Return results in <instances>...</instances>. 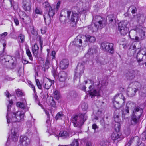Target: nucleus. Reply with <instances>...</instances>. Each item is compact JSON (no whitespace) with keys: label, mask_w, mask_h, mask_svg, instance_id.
Segmentation results:
<instances>
[{"label":"nucleus","mask_w":146,"mask_h":146,"mask_svg":"<svg viewBox=\"0 0 146 146\" xmlns=\"http://www.w3.org/2000/svg\"><path fill=\"white\" fill-rule=\"evenodd\" d=\"M15 92L17 96H23V93L21 90L17 89L15 90Z\"/></svg>","instance_id":"33"},{"label":"nucleus","mask_w":146,"mask_h":146,"mask_svg":"<svg viewBox=\"0 0 146 146\" xmlns=\"http://www.w3.org/2000/svg\"><path fill=\"white\" fill-rule=\"evenodd\" d=\"M139 37L141 38V37H143V40L145 38V33L144 32H142L140 34Z\"/></svg>","instance_id":"56"},{"label":"nucleus","mask_w":146,"mask_h":146,"mask_svg":"<svg viewBox=\"0 0 146 146\" xmlns=\"http://www.w3.org/2000/svg\"><path fill=\"white\" fill-rule=\"evenodd\" d=\"M4 94L8 98H9L11 96V95L10 94L8 91H6L5 93Z\"/></svg>","instance_id":"51"},{"label":"nucleus","mask_w":146,"mask_h":146,"mask_svg":"<svg viewBox=\"0 0 146 146\" xmlns=\"http://www.w3.org/2000/svg\"><path fill=\"white\" fill-rule=\"evenodd\" d=\"M58 77L59 78V80L60 81L64 82L66 79L67 74L64 72H61L59 74Z\"/></svg>","instance_id":"20"},{"label":"nucleus","mask_w":146,"mask_h":146,"mask_svg":"<svg viewBox=\"0 0 146 146\" xmlns=\"http://www.w3.org/2000/svg\"><path fill=\"white\" fill-rule=\"evenodd\" d=\"M64 115L62 112H59L56 115L55 119L56 120L61 119L63 117Z\"/></svg>","instance_id":"30"},{"label":"nucleus","mask_w":146,"mask_h":146,"mask_svg":"<svg viewBox=\"0 0 146 146\" xmlns=\"http://www.w3.org/2000/svg\"><path fill=\"white\" fill-rule=\"evenodd\" d=\"M23 54V50L21 48L19 49L15 52V54L17 56H19L20 55V53Z\"/></svg>","instance_id":"41"},{"label":"nucleus","mask_w":146,"mask_h":146,"mask_svg":"<svg viewBox=\"0 0 146 146\" xmlns=\"http://www.w3.org/2000/svg\"><path fill=\"white\" fill-rule=\"evenodd\" d=\"M133 71L128 72L126 75L127 79L131 80L134 78L135 77V74H133Z\"/></svg>","instance_id":"26"},{"label":"nucleus","mask_w":146,"mask_h":146,"mask_svg":"<svg viewBox=\"0 0 146 146\" xmlns=\"http://www.w3.org/2000/svg\"><path fill=\"white\" fill-rule=\"evenodd\" d=\"M136 48V46L135 44L133 43L130 46V48L131 50H134Z\"/></svg>","instance_id":"52"},{"label":"nucleus","mask_w":146,"mask_h":146,"mask_svg":"<svg viewBox=\"0 0 146 146\" xmlns=\"http://www.w3.org/2000/svg\"><path fill=\"white\" fill-rule=\"evenodd\" d=\"M81 107L82 110L84 111H85L87 109L88 105L85 102H83L81 104Z\"/></svg>","instance_id":"31"},{"label":"nucleus","mask_w":146,"mask_h":146,"mask_svg":"<svg viewBox=\"0 0 146 146\" xmlns=\"http://www.w3.org/2000/svg\"><path fill=\"white\" fill-rule=\"evenodd\" d=\"M26 53L30 60H33V58L32 54L30 50L29 49H27L26 50Z\"/></svg>","instance_id":"34"},{"label":"nucleus","mask_w":146,"mask_h":146,"mask_svg":"<svg viewBox=\"0 0 146 146\" xmlns=\"http://www.w3.org/2000/svg\"><path fill=\"white\" fill-rule=\"evenodd\" d=\"M19 37L21 41V42H24L25 40V36L22 34H20L19 35Z\"/></svg>","instance_id":"47"},{"label":"nucleus","mask_w":146,"mask_h":146,"mask_svg":"<svg viewBox=\"0 0 146 146\" xmlns=\"http://www.w3.org/2000/svg\"><path fill=\"white\" fill-rule=\"evenodd\" d=\"M22 63L24 64H26L28 63V61L25 60H23L22 61Z\"/></svg>","instance_id":"63"},{"label":"nucleus","mask_w":146,"mask_h":146,"mask_svg":"<svg viewBox=\"0 0 146 146\" xmlns=\"http://www.w3.org/2000/svg\"><path fill=\"white\" fill-rule=\"evenodd\" d=\"M125 102V98L121 93L117 94L114 97L113 102L114 106L117 108L123 107Z\"/></svg>","instance_id":"4"},{"label":"nucleus","mask_w":146,"mask_h":146,"mask_svg":"<svg viewBox=\"0 0 146 146\" xmlns=\"http://www.w3.org/2000/svg\"><path fill=\"white\" fill-rule=\"evenodd\" d=\"M108 17L109 18V21L111 23L114 20H115V17L114 16V15H109L108 16Z\"/></svg>","instance_id":"37"},{"label":"nucleus","mask_w":146,"mask_h":146,"mask_svg":"<svg viewBox=\"0 0 146 146\" xmlns=\"http://www.w3.org/2000/svg\"><path fill=\"white\" fill-rule=\"evenodd\" d=\"M23 7L25 11H30L31 10V2L30 0H23Z\"/></svg>","instance_id":"11"},{"label":"nucleus","mask_w":146,"mask_h":146,"mask_svg":"<svg viewBox=\"0 0 146 146\" xmlns=\"http://www.w3.org/2000/svg\"><path fill=\"white\" fill-rule=\"evenodd\" d=\"M56 10L52 7L49 9L48 13H45L44 15V20L46 24H49L51 22V17H52L54 15Z\"/></svg>","instance_id":"9"},{"label":"nucleus","mask_w":146,"mask_h":146,"mask_svg":"<svg viewBox=\"0 0 146 146\" xmlns=\"http://www.w3.org/2000/svg\"><path fill=\"white\" fill-rule=\"evenodd\" d=\"M52 73L54 78H56L57 76V73L55 70H53L52 71Z\"/></svg>","instance_id":"53"},{"label":"nucleus","mask_w":146,"mask_h":146,"mask_svg":"<svg viewBox=\"0 0 146 146\" xmlns=\"http://www.w3.org/2000/svg\"><path fill=\"white\" fill-rule=\"evenodd\" d=\"M119 121H115V123L114 128L116 131H119L120 128V124L119 123Z\"/></svg>","instance_id":"29"},{"label":"nucleus","mask_w":146,"mask_h":146,"mask_svg":"<svg viewBox=\"0 0 146 146\" xmlns=\"http://www.w3.org/2000/svg\"><path fill=\"white\" fill-rule=\"evenodd\" d=\"M133 114H136L137 113H139V111L142 110V108L139 107V106L136 107L135 104L130 102H128L126 105L125 109L122 111V115L123 117L124 115L126 113H129V110H132Z\"/></svg>","instance_id":"5"},{"label":"nucleus","mask_w":146,"mask_h":146,"mask_svg":"<svg viewBox=\"0 0 146 146\" xmlns=\"http://www.w3.org/2000/svg\"><path fill=\"white\" fill-rule=\"evenodd\" d=\"M133 40H134L136 42H139L141 40H143V37H141V38H140L138 36H135L134 38L132 39Z\"/></svg>","instance_id":"38"},{"label":"nucleus","mask_w":146,"mask_h":146,"mask_svg":"<svg viewBox=\"0 0 146 146\" xmlns=\"http://www.w3.org/2000/svg\"><path fill=\"white\" fill-rule=\"evenodd\" d=\"M27 127H30L32 126V123L31 121H27Z\"/></svg>","instance_id":"58"},{"label":"nucleus","mask_w":146,"mask_h":146,"mask_svg":"<svg viewBox=\"0 0 146 146\" xmlns=\"http://www.w3.org/2000/svg\"><path fill=\"white\" fill-rule=\"evenodd\" d=\"M97 52L96 49L94 48H92L88 50V54H93L96 53Z\"/></svg>","instance_id":"32"},{"label":"nucleus","mask_w":146,"mask_h":146,"mask_svg":"<svg viewBox=\"0 0 146 146\" xmlns=\"http://www.w3.org/2000/svg\"><path fill=\"white\" fill-rule=\"evenodd\" d=\"M16 105L17 107L24 109L27 106L26 100L24 99L23 102H18L16 104Z\"/></svg>","instance_id":"23"},{"label":"nucleus","mask_w":146,"mask_h":146,"mask_svg":"<svg viewBox=\"0 0 146 146\" xmlns=\"http://www.w3.org/2000/svg\"><path fill=\"white\" fill-rule=\"evenodd\" d=\"M136 11V8L135 7H133L131 11V12L133 14L135 13Z\"/></svg>","instance_id":"61"},{"label":"nucleus","mask_w":146,"mask_h":146,"mask_svg":"<svg viewBox=\"0 0 146 146\" xmlns=\"http://www.w3.org/2000/svg\"><path fill=\"white\" fill-rule=\"evenodd\" d=\"M32 51L34 56L36 58H38L39 56L38 53L39 47L36 44H35L32 46Z\"/></svg>","instance_id":"16"},{"label":"nucleus","mask_w":146,"mask_h":146,"mask_svg":"<svg viewBox=\"0 0 146 146\" xmlns=\"http://www.w3.org/2000/svg\"><path fill=\"white\" fill-rule=\"evenodd\" d=\"M80 68L81 69L79 73L80 76V75L82 74L84 72V67L81 64L79 66V64H78L77 67V69H79L80 68Z\"/></svg>","instance_id":"36"},{"label":"nucleus","mask_w":146,"mask_h":146,"mask_svg":"<svg viewBox=\"0 0 146 146\" xmlns=\"http://www.w3.org/2000/svg\"><path fill=\"white\" fill-rule=\"evenodd\" d=\"M13 104L12 100L8 101L7 105V115L6 116L7 122L8 124L16 122L22 121L24 119V114L21 111H18L16 113H12L10 112V109Z\"/></svg>","instance_id":"1"},{"label":"nucleus","mask_w":146,"mask_h":146,"mask_svg":"<svg viewBox=\"0 0 146 146\" xmlns=\"http://www.w3.org/2000/svg\"><path fill=\"white\" fill-rule=\"evenodd\" d=\"M29 84L30 87L32 89L33 91L34 92H35V89L34 85L31 82H29Z\"/></svg>","instance_id":"48"},{"label":"nucleus","mask_w":146,"mask_h":146,"mask_svg":"<svg viewBox=\"0 0 146 146\" xmlns=\"http://www.w3.org/2000/svg\"><path fill=\"white\" fill-rule=\"evenodd\" d=\"M89 95L91 97H94L95 96L98 94V92L95 90H92L89 92Z\"/></svg>","instance_id":"27"},{"label":"nucleus","mask_w":146,"mask_h":146,"mask_svg":"<svg viewBox=\"0 0 146 146\" xmlns=\"http://www.w3.org/2000/svg\"><path fill=\"white\" fill-rule=\"evenodd\" d=\"M56 136H60L62 137L63 138H66L69 137L70 136L68 132L66 131H60V133L57 134H55Z\"/></svg>","instance_id":"19"},{"label":"nucleus","mask_w":146,"mask_h":146,"mask_svg":"<svg viewBox=\"0 0 146 146\" xmlns=\"http://www.w3.org/2000/svg\"><path fill=\"white\" fill-rule=\"evenodd\" d=\"M120 116V111L119 109H117L115 111L114 113L113 117L115 121H119Z\"/></svg>","instance_id":"22"},{"label":"nucleus","mask_w":146,"mask_h":146,"mask_svg":"<svg viewBox=\"0 0 146 146\" xmlns=\"http://www.w3.org/2000/svg\"><path fill=\"white\" fill-rule=\"evenodd\" d=\"M108 84V83L105 80L101 82V85L102 86H106Z\"/></svg>","instance_id":"59"},{"label":"nucleus","mask_w":146,"mask_h":146,"mask_svg":"<svg viewBox=\"0 0 146 146\" xmlns=\"http://www.w3.org/2000/svg\"><path fill=\"white\" fill-rule=\"evenodd\" d=\"M85 37L81 35H78L75 39L74 44L77 46H81L82 44V40L84 39Z\"/></svg>","instance_id":"12"},{"label":"nucleus","mask_w":146,"mask_h":146,"mask_svg":"<svg viewBox=\"0 0 146 146\" xmlns=\"http://www.w3.org/2000/svg\"><path fill=\"white\" fill-rule=\"evenodd\" d=\"M87 116L84 114H81L78 115H75L72 117V121L75 127L82 126L86 120Z\"/></svg>","instance_id":"6"},{"label":"nucleus","mask_w":146,"mask_h":146,"mask_svg":"<svg viewBox=\"0 0 146 146\" xmlns=\"http://www.w3.org/2000/svg\"><path fill=\"white\" fill-rule=\"evenodd\" d=\"M92 22L94 23V26L92 25H90L88 28L93 32L97 31L98 28H102L106 24V20L100 16H96L93 17Z\"/></svg>","instance_id":"3"},{"label":"nucleus","mask_w":146,"mask_h":146,"mask_svg":"<svg viewBox=\"0 0 146 146\" xmlns=\"http://www.w3.org/2000/svg\"><path fill=\"white\" fill-rule=\"evenodd\" d=\"M140 53L141 54V55H145L146 56V48H144L141 50L140 51Z\"/></svg>","instance_id":"44"},{"label":"nucleus","mask_w":146,"mask_h":146,"mask_svg":"<svg viewBox=\"0 0 146 146\" xmlns=\"http://www.w3.org/2000/svg\"><path fill=\"white\" fill-rule=\"evenodd\" d=\"M141 55V54L140 53H137V61L139 63L141 61H142V58L143 57L142 56L141 58H139V56Z\"/></svg>","instance_id":"45"},{"label":"nucleus","mask_w":146,"mask_h":146,"mask_svg":"<svg viewBox=\"0 0 146 146\" xmlns=\"http://www.w3.org/2000/svg\"><path fill=\"white\" fill-rule=\"evenodd\" d=\"M43 6L44 7L46 8L49 9L50 7H51L50 6L49 3L48 2H45L43 3Z\"/></svg>","instance_id":"40"},{"label":"nucleus","mask_w":146,"mask_h":146,"mask_svg":"<svg viewBox=\"0 0 146 146\" xmlns=\"http://www.w3.org/2000/svg\"><path fill=\"white\" fill-rule=\"evenodd\" d=\"M14 22L16 25H18L19 24V21L18 19L16 18H14Z\"/></svg>","instance_id":"57"},{"label":"nucleus","mask_w":146,"mask_h":146,"mask_svg":"<svg viewBox=\"0 0 146 146\" xmlns=\"http://www.w3.org/2000/svg\"><path fill=\"white\" fill-rule=\"evenodd\" d=\"M20 138L21 143L23 145L27 146L30 144V140L27 137L22 136L20 137Z\"/></svg>","instance_id":"13"},{"label":"nucleus","mask_w":146,"mask_h":146,"mask_svg":"<svg viewBox=\"0 0 146 146\" xmlns=\"http://www.w3.org/2000/svg\"><path fill=\"white\" fill-rule=\"evenodd\" d=\"M35 12L37 14H41L42 13L41 11L38 8H36L35 10Z\"/></svg>","instance_id":"54"},{"label":"nucleus","mask_w":146,"mask_h":146,"mask_svg":"<svg viewBox=\"0 0 146 146\" xmlns=\"http://www.w3.org/2000/svg\"><path fill=\"white\" fill-rule=\"evenodd\" d=\"M85 37L87 41H88L90 42L93 43L96 40L95 37L90 35H86Z\"/></svg>","instance_id":"24"},{"label":"nucleus","mask_w":146,"mask_h":146,"mask_svg":"<svg viewBox=\"0 0 146 146\" xmlns=\"http://www.w3.org/2000/svg\"><path fill=\"white\" fill-rule=\"evenodd\" d=\"M70 145L72 146H78L79 143L78 140L74 139L72 144Z\"/></svg>","instance_id":"39"},{"label":"nucleus","mask_w":146,"mask_h":146,"mask_svg":"<svg viewBox=\"0 0 146 146\" xmlns=\"http://www.w3.org/2000/svg\"><path fill=\"white\" fill-rule=\"evenodd\" d=\"M130 26L129 23L126 21L120 23L119 24L118 30L122 35H125L129 32Z\"/></svg>","instance_id":"7"},{"label":"nucleus","mask_w":146,"mask_h":146,"mask_svg":"<svg viewBox=\"0 0 146 146\" xmlns=\"http://www.w3.org/2000/svg\"><path fill=\"white\" fill-rule=\"evenodd\" d=\"M101 48L104 51H108L111 54L113 53V44L112 43L104 42L101 44Z\"/></svg>","instance_id":"10"},{"label":"nucleus","mask_w":146,"mask_h":146,"mask_svg":"<svg viewBox=\"0 0 146 146\" xmlns=\"http://www.w3.org/2000/svg\"><path fill=\"white\" fill-rule=\"evenodd\" d=\"M68 65V61L67 60H62L60 63V67L62 69L67 68Z\"/></svg>","instance_id":"21"},{"label":"nucleus","mask_w":146,"mask_h":146,"mask_svg":"<svg viewBox=\"0 0 146 146\" xmlns=\"http://www.w3.org/2000/svg\"><path fill=\"white\" fill-rule=\"evenodd\" d=\"M121 136V135L120 133L116 131L112 134L111 138L112 140L114 141L117 139H118V141H120L122 139Z\"/></svg>","instance_id":"18"},{"label":"nucleus","mask_w":146,"mask_h":146,"mask_svg":"<svg viewBox=\"0 0 146 146\" xmlns=\"http://www.w3.org/2000/svg\"><path fill=\"white\" fill-rule=\"evenodd\" d=\"M129 91H128V94L129 95L131 96H134L137 91V89L135 87L130 88L129 89Z\"/></svg>","instance_id":"25"},{"label":"nucleus","mask_w":146,"mask_h":146,"mask_svg":"<svg viewBox=\"0 0 146 146\" xmlns=\"http://www.w3.org/2000/svg\"><path fill=\"white\" fill-rule=\"evenodd\" d=\"M11 59V57L9 56H1L0 58L1 62L2 64L4 65L8 64L9 60Z\"/></svg>","instance_id":"15"},{"label":"nucleus","mask_w":146,"mask_h":146,"mask_svg":"<svg viewBox=\"0 0 146 146\" xmlns=\"http://www.w3.org/2000/svg\"><path fill=\"white\" fill-rule=\"evenodd\" d=\"M54 96L56 100H58L60 98L61 96L60 92L57 90H56L54 92Z\"/></svg>","instance_id":"28"},{"label":"nucleus","mask_w":146,"mask_h":146,"mask_svg":"<svg viewBox=\"0 0 146 146\" xmlns=\"http://www.w3.org/2000/svg\"><path fill=\"white\" fill-rule=\"evenodd\" d=\"M63 16L66 17L71 22V23L73 24V25H71L72 26H73L78 20L79 13L78 12L74 11H70L64 9L62 10L60 13V20L61 19V18Z\"/></svg>","instance_id":"2"},{"label":"nucleus","mask_w":146,"mask_h":146,"mask_svg":"<svg viewBox=\"0 0 146 146\" xmlns=\"http://www.w3.org/2000/svg\"><path fill=\"white\" fill-rule=\"evenodd\" d=\"M51 104L52 106L54 108H56L55 102L53 100H52V102H51Z\"/></svg>","instance_id":"55"},{"label":"nucleus","mask_w":146,"mask_h":146,"mask_svg":"<svg viewBox=\"0 0 146 146\" xmlns=\"http://www.w3.org/2000/svg\"><path fill=\"white\" fill-rule=\"evenodd\" d=\"M141 87V85L138 82H135L133 86V88H135L137 89V90H138Z\"/></svg>","instance_id":"35"},{"label":"nucleus","mask_w":146,"mask_h":146,"mask_svg":"<svg viewBox=\"0 0 146 146\" xmlns=\"http://www.w3.org/2000/svg\"><path fill=\"white\" fill-rule=\"evenodd\" d=\"M92 128L94 130V132H95V131L96 129H98V127L97 125L95 124H93L92 126Z\"/></svg>","instance_id":"49"},{"label":"nucleus","mask_w":146,"mask_h":146,"mask_svg":"<svg viewBox=\"0 0 146 146\" xmlns=\"http://www.w3.org/2000/svg\"><path fill=\"white\" fill-rule=\"evenodd\" d=\"M38 88L39 89H41L42 88L41 85L40 84V82L38 83V84H36Z\"/></svg>","instance_id":"62"},{"label":"nucleus","mask_w":146,"mask_h":146,"mask_svg":"<svg viewBox=\"0 0 146 146\" xmlns=\"http://www.w3.org/2000/svg\"><path fill=\"white\" fill-rule=\"evenodd\" d=\"M139 114L137 116L135 114H133V115L132 117L131 124L132 125H135L137 123L139 119L142 114L143 110L140 111Z\"/></svg>","instance_id":"17"},{"label":"nucleus","mask_w":146,"mask_h":146,"mask_svg":"<svg viewBox=\"0 0 146 146\" xmlns=\"http://www.w3.org/2000/svg\"><path fill=\"white\" fill-rule=\"evenodd\" d=\"M44 83L45 88L48 89L50 87L52 84L54 83V80L46 78L44 79Z\"/></svg>","instance_id":"14"},{"label":"nucleus","mask_w":146,"mask_h":146,"mask_svg":"<svg viewBox=\"0 0 146 146\" xmlns=\"http://www.w3.org/2000/svg\"><path fill=\"white\" fill-rule=\"evenodd\" d=\"M40 49L42 50V45H43L42 42L41 40L40 41Z\"/></svg>","instance_id":"64"},{"label":"nucleus","mask_w":146,"mask_h":146,"mask_svg":"<svg viewBox=\"0 0 146 146\" xmlns=\"http://www.w3.org/2000/svg\"><path fill=\"white\" fill-rule=\"evenodd\" d=\"M50 65L49 61L47 60L45 63V68L47 69L49 68V66Z\"/></svg>","instance_id":"50"},{"label":"nucleus","mask_w":146,"mask_h":146,"mask_svg":"<svg viewBox=\"0 0 146 146\" xmlns=\"http://www.w3.org/2000/svg\"><path fill=\"white\" fill-rule=\"evenodd\" d=\"M141 137L143 141H145L146 139V131H144L142 134L141 135Z\"/></svg>","instance_id":"46"},{"label":"nucleus","mask_w":146,"mask_h":146,"mask_svg":"<svg viewBox=\"0 0 146 146\" xmlns=\"http://www.w3.org/2000/svg\"><path fill=\"white\" fill-rule=\"evenodd\" d=\"M19 134L18 133L17 129L13 128L11 131V134L9 135L7 140L6 146L8 145L10 141H12L15 142L18 140Z\"/></svg>","instance_id":"8"},{"label":"nucleus","mask_w":146,"mask_h":146,"mask_svg":"<svg viewBox=\"0 0 146 146\" xmlns=\"http://www.w3.org/2000/svg\"><path fill=\"white\" fill-rule=\"evenodd\" d=\"M52 59H54L55 58V55L56 54V52L55 51H53L52 52Z\"/></svg>","instance_id":"60"},{"label":"nucleus","mask_w":146,"mask_h":146,"mask_svg":"<svg viewBox=\"0 0 146 146\" xmlns=\"http://www.w3.org/2000/svg\"><path fill=\"white\" fill-rule=\"evenodd\" d=\"M7 35V32H4L2 34L0 35V40L4 38Z\"/></svg>","instance_id":"42"},{"label":"nucleus","mask_w":146,"mask_h":146,"mask_svg":"<svg viewBox=\"0 0 146 146\" xmlns=\"http://www.w3.org/2000/svg\"><path fill=\"white\" fill-rule=\"evenodd\" d=\"M61 4V2L60 1H58V2L57 3L56 5V8L54 9L56 10V11H58L59 10L60 6Z\"/></svg>","instance_id":"43"}]
</instances>
